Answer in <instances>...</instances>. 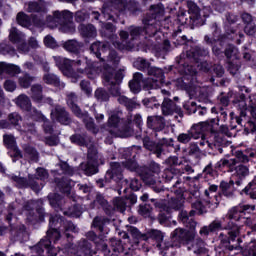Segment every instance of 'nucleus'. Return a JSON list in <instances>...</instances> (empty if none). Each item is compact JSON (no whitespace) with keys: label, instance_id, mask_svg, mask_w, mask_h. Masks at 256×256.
I'll list each match as a JSON object with an SVG mask.
<instances>
[{"label":"nucleus","instance_id":"dca6fc26","mask_svg":"<svg viewBox=\"0 0 256 256\" xmlns=\"http://www.w3.org/2000/svg\"><path fill=\"white\" fill-rule=\"evenodd\" d=\"M217 189H219V187L215 184L210 185L209 189H206L204 191V198H203V202L205 205H207V207H209V209H217V207H219V200L217 199Z\"/></svg>","mask_w":256,"mask_h":256},{"label":"nucleus","instance_id":"4c0bfd02","mask_svg":"<svg viewBox=\"0 0 256 256\" xmlns=\"http://www.w3.org/2000/svg\"><path fill=\"white\" fill-rule=\"evenodd\" d=\"M24 157L28 159L30 163H37L39 161V153L31 146L24 147Z\"/></svg>","mask_w":256,"mask_h":256},{"label":"nucleus","instance_id":"ddd939ff","mask_svg":"<svg viewBox=\"0 0 256 256\" xmlns=\"http://www.w3.org/2000/svg\"><path fill=\"white\" fill-rule=\"evenodd\" d=\"M183 205V202L179 198H171V200L168 202V206L165 204V202L160 201L155 203V207L160 209V215H159V222L161 225H164V223H167V220L169 219V213H171V209H181Z\"/></svg>","mask_w":256,"mask_h":256},{"label":"nucleus","instance_id":"f704fd0d","mask_svg":"<svg viewBox=\"0 0 256 256\" xmlns=\"http://www.w3.org/2000/svg\"><path fill=\"white\" fill-rule=\"evenodd\" d=\"M242 21L246 23L244 27L245 33H256V24L253 23V16L251 14L244 12L242 15Z\"/></svg>","mask_w":256,"mask_h":256},{"label":"nucleus","instance_id":"f257e3e1","mask_svg":"<svg viewBox=\"0 0 256 256\" xmlns=\"http://www.w3.org/2000/svg\"><path fill=\"white\" fill-rule=\"evenodd\" d=\"M90 51L96 55L98 59L107 61L103 70L99 68L101 64L91 63V60L87 59L85 56H81L77 60H70L60 56H54L53 59L63 75L69 77L72 83H77L84 75H86L88 79H97L99 74L102 73L104 85L106 87L110 86V93H112L114 97H118L117 101L121 105H125L129 110L135 109L138 105L137 102L127 98V96L121 95V88L117 83H119L120 79H123V76L121 74H115V69L111 67V65L115 66L119 63L117 52L111 49L109 42H95L91 45Z\"/></svg>","mask_w":256,"mask_h":256},{"label":"nucleus","instance_id":"4d7b16f0","mask_svg":"<svg viewBox=\"0 0 256 256\" xmlns=\"http://www.w3.org/2000/svg\"><path fill=\"white\" fill-rule=\"evenodd\" d=\"M95 97L98 101H109V94L102 88L95 91Z\"/></svg>","mask_w":256,"mask_h":256},{"label":"nucleus","instance_id":"cd10ccee","mask_svg":"<svg viewBox=\"0 0 256 256\" xmlns=\"http://www.w3.org/2000/svg\"><path fill=\"white\" fill-rule=\"evenodd\" d=\"M21 73V68L14 64H7L0 62V75H10V77H15Z\"/></svg>","mask_w":256,"mask_h":256},{"label":"nucleus","instance_id":"393cba45","mask_svg":"<svg viewBox=\"0 0 256 256\" xmlns=\"http://www.w3.org/2000/svg\"><path fill=\"white\" fill-rule=\"evenodd\" d=\"M145 85L152 89L149 85V81L148 83H145V81L143 80V74L139 72H136L133 76V79L129 82L130 91H132V93H139V91H141V87Z\"/></svg>","mask_w":256,"mask_h":256},{"label":"nucleus","instance_id":"72a5a7b5","mask_svg":"<svg viewBox=\"0 0 256 256\" xmlns=\"http://www.w3.org/2000/svg\"><path fill=\"white\" fill-rule=\"evenodd\" d=\"M26 9L29 13H45L47 11V3L42 0L39 2H29Z\"/></svg>","mask_w":256,"mask_h":256},{"label":"nucleus","instance_id":"603ef678","mask_svg":"<svg viewBox=\"0 0 256 256\" xmlns=\"http://www.w3.org/2000/svg\"><path fill=\"white\" fill-rule=\"evenodd\" d=\"M225 55L227 59H238L239 50L233 45H229L225 50Z\"/></svg>","mask_w":256,"mask_h":256},{"label":"nucleus","instance_id":"bf43d9fd","mask_svg":"<svg viewBox=\"0 0 256 256\" xmlns=\"http://www.w3.org/2000/svg\"><path fill=\"white\" fill-rule=\"evenodd\" d=\"M240 207L242 209L243 217H249L247 215H251V213H253V211H255V205L240 204Z\"/></svg>","mask_w":256,"mask_h":256},{"label":"nucleus","instance_id":"8fccbe9b","mask_svg":"<svg viewBox=\"0 0 256 256\" xmlns=\"http://www.w3.org/2000/svg\"><path fill=\"white\" fill-rule=\"evenodd\" d=\"M225 225H227V222H224L222 220H214L212 223H210V231L212 233H215V231H220V229H224L225 231Z\"/></svg>","mask_w":256,"mask_h":256},{"label":"nucleus","instance_id":"412c9836","mask_svg":"<svg viewBox=\"0 0 256 256\" xmlns=\"http://www.w3.org/2000/svg\"><path fill=\"white\" fill-rule=\"evenodd\" d=\"M129 34L127 33H119L112 35V45H114L120 51H129L133 46L129 45Z\"/></svg>","mask_w":256,"mask_h":256},{"label":"nucleus","instance_id":"a19ab883","mask_svg":"<svg viewBox=\"0 0 256 256\" xmlns=\"http://www.w3.org/2000/svg\"><path fill=\"white\" fill-rule=\"evenodd\" d=\"M31 91L32 99H34V101H36L37 103H41V101H43V87L39 84H36L31 87Z\"/></svg>","mask_w":256,"mask_h":256},{"label":"nucleus","instance_id":"e2e57ef3","mask_svg":"<svg viewBox=\"0 0 256 256\" xmlns=\"http://www.w3.org/2000/svg\"><path fill=\"white\" fill-rule=\"evenodd\" d=\"M79 31L81 33H95V26L93 24H81L79 26Z\"/></svg>","mask_w":256,"mask_h":256},{"label":"nucleus","instance_id":"c85d7f7f","mask_svg":"<svg viewBox=\"0 0 256 256\" xmlns=\"http://www.w3.org/2000/svg\"><path fill=\"white\" fill-rule=\"evenodd\" d=\"M10 41L12 43H15L22 53H29V46L25 43V40L23 39V34L19 33H11L9 35Z\"/></svg>","mask_w":256,"mask_h":256},{"label":"nucleus","instance_id":"09e8293b","mask_svg":"<svg viewBox=\"0 0 256 256\" xmlns=\"http://www.w3.org/2000/svg\"><path fill=\"white\" fill-rule=\"evenodd\" d=\"M32 81H35L34 77L29 76V74H24L19 78V85L24 89H27L31 86Z\"/></svg>","mask_w":256,"mask_h":256},{"label":"nucleus","instance_id":"f03ea898","mask_svg":"<svg viewBox=\"0 0 256 256\" xmlns=\"http://www.w3.org/2000/svg\"><path fill=\"white\" fill-rule=\"evenodd\" d=\"M209 50L203 49L199 46H192V48L180 56L178 61V70L182 75L174 81V85L178 89H184L190 97H207V91L201 86H197V70L193 68V65H189V60L193 59L200 71H209V63L203 61L202 57H207Z\"/></svg>","mask_w":256,"mask_h":256},{"label":"nucleus","instance_id":"6e6552de","mask_svg":"<svg viewBox=\"0 0 256 256\" xmlns=\"http://www.w3.org/2000/svg\"><path fill=\"white\" fill-rule=\"evenodd\" d=\"M218 167H227L229 173L232 175V179H235V184L240 187L243 185L246 177H249V166L244 164L237 165V159H221L218 162Z\"/></svg>","mask_w":256,"mask_h":256},{"label":"nucleus","instance_id":"37998d69","mask_svg":"<svg viewBox=\"0 0 256 256\" xmlns=\"http://www.w3.org/2000/svg\"><path fill=\"white\" fill-rule=\"evenodd\" d=\"M63 47L70 53H77L81 49V44L76 40H68L63 44Z\"/></svg>","mask_w":256,"mask_h":256},{"label":"nucleus","instance_id":"7c9ffc66","mask_svg":"<svg viewBox=\"0 0 256 256\" xmlns=\"http://www.w3.org/2000/svg\"><path fill=\"white\" fill-rule=\"evenodd\" d=\"M55 221H59V218H56L51 216L50 217V229L47 231V239L50 241H54V243H57L59 239L61 238V233L57 231V229L53 228L55 227Z\"/></svg>","mask_w":256,"mask_h":256},{"label":"nucleus","instance_id":"ea45409f","mask_svg":"<svg viewBox=\"0 0 256 256\" xmlns=\"http://www.w3.org/2000/svg\"><path fill=\"white\" fill-rule=\"evenodd\" d=\"M199 139L200 140L197 142V145L202 149H206V151H209V149H215V145L211 141V136L210 138H207V136L201 135Z\"/></svg>","mask_w":256,"mask_h":256},{"label":"nucleus","instance_id":"a878e982","mask_svg":"<svg viewBox=\"0 0 256 256\" xmlns=\"http://www.w3.org/2000/svg\"><path fill=\"white\" fill-rule=\"evenodd\" d=\"M162 113L163 115H173V113H178L181 115V108L177 107L174 101L169 98H164L162 103Z\"/></svg>","mask_w":256,"mask_h":256},{"label":"nucleus","instance_id":"39448f33","mask_svg":"<svg viewBox=\"0 0 256 256\" xmlns=\"http://www.w3.org/2000/svg\"><path fill=\"white\" fill-rule=\"evenodd\" d=\"M131 151V148L121 150L124 159H126V161L122 162V166L128 169V171H135L136 173H139L146 185H155V175H159V171H161L159 164L151 163L150 170H147V168H139V165L135 160L129 159L131 157Z\"/></svg>","mask_w":256,"mask_h":256},{"label":"nucleus","instance_id":"4468645a","mask_svg":"<svg viewBox=\"0 0 256 256\" xmlns=\"http://www.w3.org/2000/svg\"><path fill=\"white\" fill-rule=\"evenodd\" d=\"M143 144L145 149L151 151L158 159H161V157L165 155V149H167V147H173V140L162 139L160 143H155L151 141L149 137H146L143 139Z\"/></svg>","mask_w":256,"mask_h":256},{"label":"nucleus","instance_id":"c03bdc74","mask_svg":"<svg viewBox=\"0 0 256 256\" xmlns=\"http://www.w3.org/2000/svg\"><path fill=\"white\" fill-rule=\"evenodd\" d=\"M59 169H60V172L59 170H54V173H57L58 175H73V173H75V169L71 168L67 162H61L59 165H58Z\"/></svg>","mask_w":256,"mask_h":256},{"label":"nucleus","instance_id":"0eeeda50","mask_svg":"<svg viewBox=\"0 0 256 256\" xmlns=\"http://www.w3.org/2000/svg\"><path fill=\"white\" fill-rule=\"evenodd\" d=\"M133 66L139 71H147L149 75V86L152 89H159L161 85H163L165 81V75L163 74V70L157 67L151 66V63L147 61L145 58H138Z\"/></svg>","mask_w":256,"mask_h":256},{"label":"nucleus","instance_id":"b1692460","mask_svg":"<svg viewBox=\"0 0 256 256\" xmlns=\"http://www.w3.org/2000/svg\"><path fill=\"white\" fill-rule=\"evenodd\" d=\"M51 118L53 121H58L62 125H69V115L64 107L56 106L51 112Z\"/></svg>","mask_w":256,"mask_h":256},{"label":"nucleus","instance_id":"2f4dec72","mask_svg":"<svg viewBox=\"0 0 256 256\" xmlns=\"http://www.w3.org/2000/svg\"><path fill=\"white\" fill-rule=\"evenodd\" d=\"M191 215H193V211H190V215L187 211L182 210L179 213V219L180 221L189 229H196L197 227V222H195L193 220V218L191 217Z\"/></svg>","mask_w":256,"mask_h":256},{"label":"nucleus","instance_id":"3c124183","mask_svg":"<svg viewBox=\"0 0 256 256\" xmlns=\"http://www.w3.org/2000/svg\"><path fill=\"white\" fill-rule=\"evenodd\" d=\"M224 137L225 136L223 135V133L213 132L211 134V139H214V141L212 142L214 147H221V145H223V143H225Z\"/></svg>","mask_w":256,"mask_h":256},{"label":"nucleus","instance_id":"2eb2a0df","mask_svg":"<svg viewBox=\"0 0 256 256\" xmlns=\"http://www.w3.org/2000/svg\"><path fill=\"white\" fill-rule=\"evenodd\" d=\"M187 7L188 13L190 15V22H187V18H185V13H181L180 15H178V21L182 23V25H199V23H201V10L199 9V6H197V4H195V2L193 1H188Z\"/></svg>","mask_w":256,"mask_h":256},{"label":"nucleus","instance_id":"774afa93","mask_svg":"<svg viewBox=\"0 0 256 256\" xmlns=\"http://www.w3.org/2000/svg\"><path fill=\"white\" fill-rule=\"evenodd\" d=\"M80 87H81L82 91H84V93H86V95H91V93L93 92V89H91V85L89 84V81L82 80L80 82Z\"/></svg>","mask_w":256,"mask_h":256},{"label":"nucleus","instance_id":"0e129e2a","mask_svg":"<svg viewBox=\"0 0 256 256\" xmlns=\"http://www.w3.org/2000/svg\"><path fill=\"white\" fill-rule=\"evenodd\" d=\"M193 138V134L191 133V130L188 133H182L178 136L179 143H189L191 139Z\"/></svg>","mask_w":256,"mask_h":256},{"label":"nucleus","instance_id":"473e14b6","mask_svg":"<svg viewBox=\"0 0 256 256\" xmlns=\"http://www.w3.org/2000/svg\"><path fill=\"white\" fill-rule=\"evenodd\" d=\"M43 81L46 83V85H54V87H60V89L65 88V83L61 82L59 80V77L57 75L46 72L43 76Z\"/></svg>","mask_w":256,"mask_h":256},{"label":"nucleus","instance_id":"bb28decb","mask_svg":"<svg viewBox=\"0 0 256 256\" xmlns=\"http://www.w3.org/2000/svg\"><path fill=\"white\" fill-rule=\"evenodd\" d=\"M147 125L153 131H163L165 129V119L162 116H149Z\"/></svg>","mask_w":256,"mask_h":256},{"label":"nucleus","instance_id":"a211bd4d","mask_svg":"<svg viewBox=\"0 0 256 256\" xmlns=\"http://www.w3.org/2000/svg\"><path fill=\"white\" fill-rule=\"evenodd\" d=\"M65 253H68L70 256H87L91 253V248L87 241H83L79 246H75L73 244H68L64 248Z\"/></svg>","mask_w":256,"mask_h":256},{"label":"nucleus","instance_id":"7ed1b4c3","mask_svg":"<svg viewBox=\"0 0 256 256\" xmlns=\"http://www.w3.org/2000/svg\"><path fill=\"white\" fill-rule=\"evenodd\" d=\"M222 220L226 223V225H224L226 233L220 234V241L222 243H229V241H235V238L241 231V226L233 221H242V223L246 225L247 221H249V217H243V209L239 204L230 208Z\"/></svg>","mask_w":256,"mask_h":256},{"label":"nucleus","instance_id":"052dcab7","mask_svg":"<svg viewBox=\"0 0 256 256\" xmlns=\"http://www.w3.org/2000/svg\"><path fill=\"white\" fill-rule=\"evenodd\" d=\"M39 204L42 205L43 201L32 200V201L28 202L27 205L24 206V211H25L26 215L29 213V211H31V209H37V205H39Z\"/></svg>","mask_w":256,"mask_h":256},{"label":"nucleus","instance_id":"de8ad7c7","mask_svg":"<svg viewBox=\"0 0 256 256\" xmlns=\"http://www.w3.org/2000/svg\"><path fill=\"white\" fill-rule=\"evenodd\" d=\"M63 213L68 217H81V206L74 204L72 208L64 210Z\"/></svg>","mask_w":256,"mask_h":256},{"label":"nucleus","instance_id":"49530a36","mask_svg":"<svg viewBox=\"0 0 256 256\" xmlns=\"http://www.w3.org/2000/svg\"><path fill=\"white\" fill-rule=\"evenodd\" d=\"M245 193L250 195L251 199H256V176L254 179L245 187Z\"/></svg>","mask_w":256,"mask_h":256},{"label":"nucleus","instance_id":"c756f323","mask_svg":"<svg viewBox=\"0 0 256 256\" xmlns=\"http://www.w3.org/2000/svg\"><path fill=\"white\" fill-rule=\"evenodd\" d=\"M123 171V166H121V163L114 162L111 163V169L106 172L105 179L106 181H111V179H115L118 177V179H121V172Z\"/></svg>","mask_w":256,"mask_h":256},{"label":"nucleus","instance_id":"5fc2aeb1","mask_svg":"<svg viewBox=\"0 0 256 256\" xmlns=\"http://www.w3.org/2000/svg\"><path fill=\"white\" fill-rule=\"evenodd\" d=\"M44 45L46 47H49L50 49H55V48L59 47L57 40H55V38H53V36H51L49 34L44 38Z\"/></svg>","mask_w":256,"mask_h":256},{"label":"nucleus","instance_id":"69168bd1","mask_svg":"<svg viewBox=\"0 0 256 256\" xmlns=\"http://www.w3.org/2000/svg\"><path fill=\"white\" fill-rule=\"evenodd\" d=\"M4 89H5V91L13 93V91H15V89H17V84L13 80H6L4 82Z\"/></svg>","mask_w":256,"mask_h":256},{"label":"nucleus","instance_id":"e433bc0d","mask_svg":"<svg viewBox=\"0 0 256 256\" xmlns=\"http://www.w3.org/2000/svg\"><path fill=\"white\" fill-rule=\"evenodd\" d=\"M233 185H235V181L230 180L229 182L222 181L220 183V189L224 197L231 199L233 197Z\"/></svg>","mask_w":256,"mask_h":256},{"label":"nucleus","instance_id":"338daca9","mask_svg":"<svg viewBox=\"0 0 256 256\" xmlns=\"http://www.w3.org/2000/svg\"><path fill=\"white\" fill-rule=\"evenodd\" d=\"M139 214L143 217H150L151 216V206L150 205H141L139 209Z\"/></svg>","mask_w":256,"mask_h":256},{"label":"nucleus","instance_id":"6ab92c4d","mask_svg":"<svg viewBox=\"0 0 256 256\" xmlns=\"http://www.w3.org/2000/svg\"><path fill=\"white\" fill-rule=\"evenodd\" d=\"M17 23L21 25V27H26V29H31L33 25L36 27H43L45 23L41 19L33 18L31 20V17L29 15L25 14L24 12H19L16 17Z\"/></svg>","mask_w":256,"mask_h":256},{"label":"nucleus","instance_id":"9d476101","mask_svg":"<svg viewBox=\"0 0 256 256\" xmlns=\"http://www.w3.org/2000/svg\"><path fill=\"white\" fill-rule=\"evenodd\" d=\"M77 96L75 93L71 92L67 95V104L72 109L73 113L82 119V121L85 123L86 128L88 131H91L92 133H98L99 128L95 126V122H93V118L89 117V114L87 112H81V108L77 106Z\"/></svg>","mask_w":256,"mask_h":256},{"label":"nucleus","instance_id":"423d86ee","mask_svg":"<svg viewBox=\"0 0 256 256\" xmlns=\"http://www.w3.org/2000/svg\"><path fill=\"white\" fill-rule=\"evenodd\" d=\"M46 23L50 29H58V31L63 33H74L75 31L73 13L68 10L54 11L52 16L46 18Z\"/></svg>","mask_w":256,"mask_h":256},{"label":"nucleus","instance_id":"4be33fe9","mask_svg":"<svg viewBox=\"0 0 256 256\" xmlns=\"http://www.w3.org/2000/svg\"><path fill=\"white\" fill-rule=\"evenodd\" d=\"M4 144L8 149H11L10 151V157H13L12 161L15 163L17 160L16 159H21V151L19 148H17V142L15 141V136L9 134V135H4Z\"/></svg>","mask_w":256,"mask_h":256},{"label":"nucleus","instance_id":"c9c22d12","mask_svg":"<svg viewBox=\"0 0 256 256\" xmlns=\"http://www.w3.org/2000/svg\"><path fill=\"white\" fill-rule=\"evenodd\" d=\"M107 225H109V219L97 216L93 220V227L100 230V233H107Z\"/></svg>","mask_w":256,"mask_h":256},{"label":"nucleus","instance_id":"680f3d73","mask_svg":"<svg viewBox=\"0 0 256 256\" xmlns=\"http://www.w3.org/2000/svg\"><path fill=\"white\" fill-rule=\"evenodd\" d=\"M8 119L11 125L17 127L19 125V122L21 121V116L17 112H14L8 116Z\"/></svg>","mask_w":256,"mask_h":256},{"label":"nucleus","instance_id":"1a4fd4ad","mask_svg":"<svg viewBox=\"0 0 256 256\" xmlns=\"http://www.w3.org/2000/svg\"><path fill=\"white\" fill-rule=\"evenodd\" d=\"M15 103L18 107H20V109L31 113L33 119H36V121H43V129L45 133L48 135L53 133V126H51V122H49V120L41 112L31 107V100L29 99V96L21 94L16 98Z\"/></svg>","mask_w":256,"mask_h":256},{"label":"nucleus","instance_id":"6e6d98bb","mask_svg":"<svg viewBox=\"0 0 256 256\" xmlns=\"http://www.w3.org/2000/svg\"><path fill=\"white\" fill-rule=\"evenodd\" d=\"M94 205H100V207H103V209L106 210L107 215H111V212L107 211V201L101 194L96 195V199L94 201Z\"/></svg>","mask_w":256,"mask_h":256},{"label":"nucleus","instance_id":"58836bf2","mask_svg":"<svg viewBox=\"0 0 256 256\" xmlns=\"http://www.w3.org/2000/svg\"><path fill=\"white\" fill-rule=\"evenodd\" d=\"M148 237H150L151 239H154V241L157 242V247L160 250H163V239L165 237V235H163V232L159 231V230H151L150 232H148Z\"/></svg>","mask_w":256,"mask_h":256},{"label":"nucleus","instance_id":"864d4df0","mask_svg":"<svg viewBox=\"0 0 256 256\" xmlns=\"http://www.w3.org/2000/svg\"><path fill=\"white\" fill-rule=\"evenodd\" d=\"M244 255L256 256V240L251 241L243 251Z\"/></svg>","mask_w":256,"mask_h":256},{"label":"nucleus","instance_id":"f3484780","mask_svg":"<svg viewBox=\"0 0 256 256\" xmlns=\"http://www.w3.org/2000/svg\"><path fill=\"white\" fill-rule=\"evenodd\" d=\"M12 181H14L19 188L31 187L35 193H39V191L43 189V186L37 184V182H35V177L31 174L28 175V180L21 176H12Z\"/></svg>","mask_w":256,"mask_h":256},{"label":"nucleus","instance_id":"9b49d317","mask_svg":"<svg viewBox=\"0 0 256 256\" xmlns=\"http://www.w3.org/2000/svg\"><path fill=\"white\" fill-rule=\"evenodd\" d=\"M121 112L112 113L108 119V131L110 135L114 137H121L122 139L125 137H131L133 135V128L126 126L121 128Z\"/></svg>","mask_w":256,"mask_h":256},{"label":"nucleus","instance_id":"13d9d810","mask_svg":"<svg viewBox=\"0 0 256 256\" xmlns=\"http://www.w3.org/2000/svg\"><path fill=\"white\" fill-rule=\"evenodd\" d=\"M125 207H127V204L123 198L114 199V209H117V211H120V213H124Z\"/></svg>","mask_w":256,"mask_h":256},{"label":"nucleus","instance_id":"f8f14e48","mask_svg":"<svg viewBox=\"0 0 256 256\" xmlns=\"http://www.w3.org/2000/svg\"><path fill=\"white\" fill-rule=\"evenodd\" d=\"M197 237V231L195 229L189 228H176L171 233V239L174 242L175 247H181V245H189L193 239Z\"/></svg>","mask_w":256,"mask_h":256},{"label":"nucleus","instance_id":"aec40b11","mask_svg":"<svg viewBox=\"0 0 256 256\" xmlns=\"http://www.w3.org/2000/svg\"><path fill=\"white\" fill-rule=\"evenodd\" d=\"M215 123V120H211V122H200L196 125H194L190 129V133L192 134L193 139H199L201 135H205L204 133L207 131H213V124Z\"/></svg>","mask_w":256,"mask_h":256},{"label":"nucleus","instance_id":"20e7f679","mask_svg":"<svg viewBox=\"0 0 256 256\" xmlns=\"http://www.w3.org/2000/svg\"><path fill=\"white\" fill-rule=\"evenodd\" d=\"M70 141L80 147H87L88 157L87 163L80 164V169L84 171L85 175H95L99 167V155L97 154V148L91 143V138L76 134L70 137Z\"/></svg>","mask_w":256,"mask_h":256},{"label":"nucleus","instance_id":"5701e85b","mask_svg":"<svg viewBox=\"0 0 256 256\" xmlns=\"http://www.w3.org/2000/svg\"><path fill=\"white\" fill-rule=\"evenodd\" d=\"M188 251H193L195 255H203L207 253V244L201 238H194L187 244Z\"/></svg>","mask_w":256,"mask_h":256},{"label":"nucleus","instance_id":"a18cd8bd","mask_svg":"<svg viewBox=\"0 0 256 256\" xmlns=\"http://www.w3.org/2000/svg\"><path fill=\"white\" fill-rule=\"evenodd\" d=\"M206 43H210L212 45V51L214 55H221L222 51L221 48L217 47V45H221V40H213L211 39V36H205Z\"/></svg>","mask_w":256,"mask_h":256},{"label":"nucleus","instance_id":"79ce46f5","mask_svg":"<svg viewBox=\"0 0 256 256\" xmlns=\"http://www.w3.org/2000/svg\"><path fill=\"white\" fill-rule=\"evenodd\" d=\"M48 199L50 201L51 207H53L54 209H62L61 207L63 205V199H62L61 195L50 194V195H48Z\"/></svg>","mask_w":256,"mask_h":256}]
</instances>
